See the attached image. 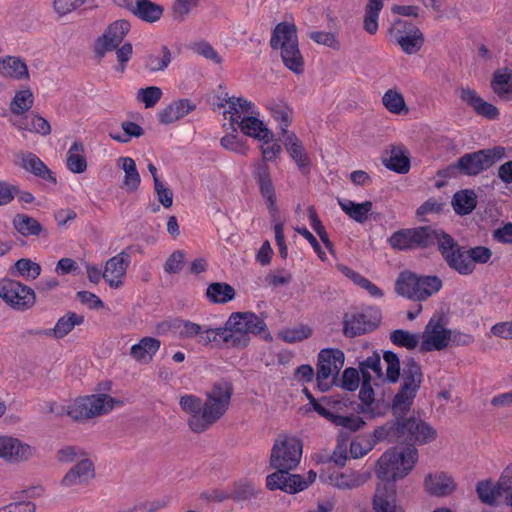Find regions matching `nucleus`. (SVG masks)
Segmentation results:
<instances>
[{
    "label": "nucleus",
    "mask_w": 512,
    "mask_h": 512,
    "mask_svg": "<svg viewBox=\"0 0 512 512\" xmlns=\"http://www.w3.org/2000/svg\"><path fill=\"white\" fill-rule=\"evenodd\" d=\"M256 114L244 116L239 121L235 122L238 128L247 136L260 139L261 137H268L269 130L265 127L264 123L259 120Z\"/></svg>",
    "instance_id": "obj_43"
},
{
    "label": "nucleus",
    "mask_w": 512,
    "mask_h": 512,
    "mask_svg": "<svg viewBox=\"0 0 512 512\" xmlns=\"http://www.w3.org/2000/svg\"><path fill=\"white\" fill-rule=\"evenodd\" d=\"M131 263V254L127 249L109 258L104 266V280L112 289H118L124 284L127 269Z\"/></svg>",
    "instance_id": "obj_19"
},
{
    "label": "nucleus",
    "mask_w": 512,
    "mask_h": 512,
    "mask_svg": "<svg viewBox=\"0 0 512 512\" xmlns=\"http://www.w3.org/2000/svg\"><path fill=\"white\" fill-rule=\"evenodd\" d=\"M118 162L125 172L123 187L129 192L136 191L140 186L141 177L137 170L135 161L131 157H120Z\"/></svg>",
    "instance_id": "obj_41"
},
{
    "label": "nucleus",
    "mask_w": 512,
    "mask_h": 512,
    "mask_svg": "<svg viewBox=\"0 0 512 512\" xmlns=\"http://www.w3.org/2000/svg\"><path fill=\"white\" fill-rule=\"evenodd\" d=\"M12 125L20 131H29L43 136L50 134L51 126L49 122L36 114L24 115L19 119L12 121Z\"/></svg>",
    "instance_id": "obj_36"
},
{
    "label": "nucleus",
    "mask_w": 512,
    "mask_h": 512,
    "mask_svg": "<svg viewBox=\"0 0 512 512\" xmlns=\"http://www.w3.org/2000/svg\"><path fill=\"white\" fill-rule=\"evenodd\" d=\"M383 8V1L382 0H369L366 8H365V15H364V21L363 26L364 30L374 35L378 31V17L379 13Z\"/></svg>",
    "instance_id": "obj_49"
},
{
    "label": "nucleus",
    "mask_w": 512,
    "mask_h": 512,
    "mask_svg": "<svg viewBox=\"0 0 512 512\" xmlns=\"http://www.w3.org/2000/svg\"><path fill=\"white\" fill-rule=\"evenodd\" d=\"M41 266L28 258L17 260L13 266L12 274H16L26 280H34L41 274Z\"/></svg>",
    "instance_id": "obj_50"
},
{
    "label": "nucleus",
    "mask_w": 512,
    "mask_h": 512,
    "mask_svg": "<svg viewBox=\"0 0 512 512\" xmlns=\"http://www.w3.org/2000/svg\"><path fill=\"white\" fill-rule=\"evenodd\" d=\"M34 95L29 88L19 90L15 93L11 103L10 110L12 114L23 117L32 108Z\"/></svg>",
    "instance_id": "obj_46"
},
{
    "label": "nucleus",
    "mask_w": 512,
    "mask_h": 512,
    "mask_svg": "<svg viewBox=\"0 0 512 512\" xmlns=\"http://www.w3.org/2000/svg\"><path fill=\"white\" fill-rule=\"evenodd\" d=\"M451 345V330L442 322H428L420 335V351H442Z\"/></svg>",
    "instance_id": "obj_17"
},
{
    "label": "nucleus",
    "mask_w": 512,
    "mask_h": 512,
    "mask_svg": "<svg viewBox=\"0 0 512 512\" xmlns=\"http://www.w3.org/2000/svg\"><path fill=\"white\" fill-rule=\"evenodd\" d=\"M345 356L340 349H322L318 354L317 386L322 392L328 391L334 384L344 366Z\"/></svg>",
    "instance_id": "obj_14"
},
{
    "label": "nucleus",
    "mask_w": 512,
    "mask_h": 512,
    "mask_svg": "<svg viewBox=\"0 0 512 512\" xmlns=\"http://www.w3.org/2000/svg\"><path fill=\"white\" fill-rule=\"evenodd\" d=\"M127 9L140 20L154 23L161 19L164 8L151 0H127Z\"/></svg>",
    "instance_id": "obj_27"
},
{
    "label": "nucleus",
    "mask_w": 512,
    "mask_h": 512,
    "mask_svg": "<svg viewBox=\"0 0 512 512\" xmlns=\"http://www.w3.org/2000/svg\"><path fill=\"white\" fill-rule=\"evenodd\" d=\"M160 341L154 337H143L130 349L131 357L139 363H149L160 348Z\"/></svg>",
    "instance_id": "obj_34"
},
{
    "label": "nucleus",
    "mask_w": 512,
    "mask_h": 512,
    "mask_svg": "<svg viewBox=\"0 0 512 512\" xmlns=\"http://www.w3.org/2000/svg\"><path fill=\"white\" fill-rule=\"evenodd\" d=\"M272 118L277 122L281 137L290 134L288 127L292 122V110L283 103L273 104L270 107Z\"/></svg>",
    "instance_id": "obj_48"
},
{
    "label": "nucleus",
    "mask_w": 512,
    "mask_h": 512,
    "mask_svg": "<svg viewBox=\"0 0 512 512\" xmlns=\"http://www.w3.org/2000/svg\"><path fill=\"white\" fill-rule=\"evenodd\" d=\"M377 440L427 444L437 437L436 430L424 420L411 416L397 419L374 430Z\"/></svg>",
    "instance_id": "obj_4"
},
{
    "label": "nucleus",
    "mask_w": 512,
    "mask_h": 512,
    "mask_svg": "<svg viewBox=\"0 0 512 512\" xmlns=\"http://www.w3.org/2000/svg\"><path fill=\"white\" fill-rule=\"evenodd\" d=\"M378 327L377 322H343V334L348 338H354L374 331Z\"/></svg>",
    "instance_id": "obj_56"
},
{
    "label": "nucleus",
    "mask_w": 512,
    "mask_h": 512,
    "mask_svg": "<svg viewBox=\"0 0 512 512\" xmlns=\"http://www.w3.org/2000/svg\"><path fill=\"white\" fill-rule=\"evenodd\" d=\"M233 386L228 380H218L206 392V399L185 394L180 397L181 409L189 415L188 424L192 431L201 433L206 431L221 419L231 403Z\"/></svg>",
    "instance_id": "obj_2"
},
{
    "label": "nucleus",
    "mask_w": 512,
    "mask_h": 512,
    "mask_svg": "<svg viewBox=\"0 0 512 512\" xmlns=\"http://www.w3.org/2000/svg\"><path fill=\"white\" fill-rule=\"evenodd\" d=\"M396 41L406 54L417 53L424 44V37L420 29L413 23L403 20L395 22Z\"/></svg>",
    "instance_id": "obj_22"
},
{
    "label": "nucleus",
    "mask_w": 512,
    "mask_h": 512,
    "mask_svg": "<svg viewBox=\"0 0 512 512\" xmlns=\"http://www.w3.org/2000/svg\"><path fill=\"white\" fill-rule=\"evenodd\" d=\"M270 47L279 50L284 66L299 75L304 72V58L299 49L297 27L294 23H278L271 35Z\"/></svg>",
    "instance_id": "obj_6"
},
{
    "label": "nucleus",
    "mask_w": 512,
    "mask_h": 512,
    "mask_svg": "<svg viewBox=\"0 0 512 512\" xmlns=\"http://www.w3.org/2000/svg\"><path fill=\"white\" fill-rule=\"evenodd\" d=\"M0 297L13 310L26 311L33 307L36 301L34 290L12 279L0 281Z\"/></svg>",
    "instance_id": "obj_15"
},
{
    "label": "nucleus",
    "mask_w": 512,
    "mask_h": 512,
    "mask_svg": "<svg viewBox=\"0 0 512 512\" xmlns=\"http://www.w3.org/2000/svg\"><path fill=\"white\" fill-rule=\"evenodd\" d=\"M173 59L171 49L165 44H159L149 49L143 57V66L149 73L165 71Z\"/></svg>",
    "instance_id": "obj_26"
},
{
    "label": "nucleus",
    "mask_w": 512,
    "mask_h": 512,
    "mask_svg": "<svg viewBox=\"0 0 512 512\" xmlns=\"http://www.w3.org/2000/svg\"><path fill=\"white\" fill-rule=\"evenodd\" d=\"M122 402L107 394H93L78 397L70 401L69 416L77 421H83L109 413Z\"/></svg>",
    "instance_id": "obj_10"
},
{
    "label": "nucleus",
    "mask_w": 512,
    "mask_h": 512,
    "mask_svg": "<svg viewBox=\"0 0 512 512\" xmlns=\"http://www.w3.org/2000/svg\"><path fill=\"white\" fill-rule=\"evenodd\" d=\"M333 485L339 489H352L361 485V476L356 472L341 473L332 478Z\"/></svg>",
    "instance_id": "obj_60"
},
{
    "label": "nucleus",
    "mask_w": 512,
    "mask_h": 512,
    "mask_svg": "<svg viewBox=\"0 0 512 512\" xmlns=\"http://www.w3.org/2000/svg\"><path fill=\"white\" fill-rule=\"evenodd\" d=\"M373 512H403L397 504L396 492L393 485H379L373 499Z\"/></svg>",
    "instance_id": "obj_30"
},
{
    "label": "nucleus",
    "mask_w": 512,
    "mask_h": 512,
    "mask_svg": "<svg viewBox=\"0 0 512 512\" xmlns=\"http://www.w3.org/2000/svg\"><path fill=\"white\" fill-rule=\"evenodd\" d=\"M418 459L414 446L402 449H390L378 460L376 475L382 481H396L404 478L413 469Z\"/></svg>",
    "instance_id": "obj_8"
},
{
    "label": "nucleus",
    "mask_w": 512,
    "mask_h": 512,
    "mask_svg": "<svg viewBox=\"0 0 512 512\" xmlns=\"http://www.w3.org/2000/svg\"><path fill=\"white\" fill-rule=\"evenodd\" d=\"M94 477L93 462L88 458H83L66 472L60 481V485L64 488L75 489L88 485Z\"/></svg>",
    "instance_id": "obj_23"
},
{
    "label": "nucleus",
    "mask_w": 512,
    "mask_h": 512,
    "mask_svg": "<svg viewBox=\"0 0 512 512\" xmlns=\"http://www.w3.org/2000/svg\"><path fill=\"white\" fill-rule=\"evenodd\" d=\"M310 39L315 43L327 46L334 50L340 49V42L335 33L325 31H313L310 33Z\"/></svg>",
    "instance_id": "obj_64"
},
{
    "label": "nucleus",
    "mask_w": 512,
    "mask_h": 512,
    "mask_svg": "<svg viewBox=\"0 0 512 512\" xmlns=\"http://www.w3.org/2000/svg\"><path fill=\"white\" fill-rule=\"evenodd\" d=\"M163 92L158 86L140 88L136 94V100L144 104V107L153 108L162 98Z\"/></svg>",
    "instance_id": "obj_55"
},
{
    "label": "nucleus",
    "mask_w": 512,
    "mask_h": 512,
    "mask_svg": "<svg viewBox=\"0 0 512 512\" xmlns=\"http://www.w3.org/2000/svg\"><path fill=\"white\" fill-rule=\"evenodd\" d=\"M502 494V501L512 507V462L502 471L498 479V491Z\"/></svg>",
    "instance_id": "obj_52"
},
{
    "label": "nucleus",
    "mask_w": 512,
    "mask_h": 512,
    "mask_svg": "<svg viewBox=\"0 0 512 512\" xmlns=\"http://www.w3.org/2000/svg\"><path fill=\"white\" fill-rule=\"evenodd\" d=\"M219 107L225 108L224 116L232 125L244 116L258 114L256 105L243 97L229 96L228 93H222L218 96Z\"/></svg>",
    "instance_id": "obj_20"
},
{
    "label": "nucleus",
    "mask_w": 512,
    "mask_h": 512,
    "mask_svg": "<svg viewBox=\"0 0 512 512\" xmlns=\"http://www.w3.org/2000/svg\"><path fill=\"white\" fill-rule=\"evenodd\" d=\"M390 340L393 344L404 347L409 350L420 346V336L405 330H395L390 334Z\"/></svg>",
    "instance_id": "obj_54"
},
{
    "label": "nucleus",
    "mask_w": 512,
    "mask_h": 512,
    "mask_svg": "<svg viewBox=\"0 0 512 512\" xmlns=\"http://www.w3.org/2000/svg\"><path fill=\"white\" fill-rule=\"evenodd\" d=\"M302 457V442L295 436L281 435L272 447L270 464L277 471L268 475L266 485L270 490L280 489L294 494L308 488L316 479V472L310 470L306 476L290 474Z\"/></svg>",
    "instance_id": "obj_1"
},
{
    "label": "nucleus",
    "mask_w": 512,
    "mask_h": 512,
    "mask_svg": "<svg viewBox=\"0 0 512 512\" xmlns=\"http://www.w3.org/2000/svg\"><path fill=\"white\" fill-rule=\"evenodd\" d=\"M382 163L390 171L406 174L411 168L410 152L403 144L390 145L384 152Z\"/></svg>",
    "instance_id": "obj_25"
},
{
    "label": "nucleus",
    "mask_w": 512,
    "mask_h": 512,
    "mask_svg": "<svg viewBox=\"0 0 512 512\" xmlns=\"http://www.w3.org/2000/svg\"><path fill=\"white\" fill-rule=\"evenodd\" d=\"M77 323L78 322H56L53 328L39 330L36 332V334L61 339L70 333Z\"/></svg>",
    "instance_id": "obj_62"
},
{
    "label": "nucleus",
    "mask_w": 512,
    "mask_h": 512,
    "mask_svg": "<svg viewBox=\"0 0 512 512\" xmlns=\"http://www.w3.org/2000/svg\"><path fill=\"white\" fill-rule=\"evenodd\" d=\"M360 370L362 377L365 379L371 380L372 376L370 375V371L374 373L376 378L381 379L383 377V372L380 356L378 354H374L368 357L365 361L361 362Z\"/></svg>",
    "instance_id": "obj_58"
},
{
    "label": "nucleus",
    "mask_w": 512,
    "mask_h": 512,
    "mask_svg": "<svg viewBox=\"0 0 512 512\" xmlns=\"http://www.w3.org/2000/svg\"><path fill=\"white\" fill-rule=\"evenodd\" d=\"M87 166L84 144L76 140L67 151L66 167L72 173L81 174L87 170Z\"/></svg>",
    "instance_id": "obj_35"
},
{
    "label": "nucleus",
    "mask_w": 512,
    "mask_h": 512,
    "mask_svg": "<svg viewBox=\"0 0 512 512\" xmlns=\"http://www.w3.org/2000/svg\"><path fill=\"white\" fill-rule=\"evenodd\" d=\"M36 448L10 435H0V459L6 463L18 464L31 460Z\"/></svg>",
    "instance_id": "obj_16"
},
{
    "label": "nucleus",
    "mask_w": 512,
    "mask_h": 512,
    "mask_svg": "<svg viewBox=\"0 0 512 512\" xmlns=\"http://www.w3.org/2000/svg\"><path fill=\"white\" fill-rule=\"evenodd\" d=\"M200 0H175L172 5V16L175 20L183 21L199 6Z\"/></svg>",
    "instance_id": "obj_59"
},
{
    "label": "nucleus",
    "mask_w": 512,
    "mask_h": 512,
    "mask_svg": "<svg viewBox=\"0 0 512 512\" xmlns=\"http://www.w3.org/2000/svg\"><path fill=\"white\" fill-rule=\"evenodd\" d=\"M338 204L352 220L361 224L366 222L373 208V204L369 200L362 203H355L349 199H339Z\"/></svg>",
    "instance_id": "obj_38"
},
{
    "label": "nucleus",
    "mask_w": 512,
    "mask_h": 512,
    "mask_svg": "<svg viewBox=\"0 0 512 512\" xmlns=\"http://www.w3.org/2000/svg\"><path fill=\"white\" fill-rule=\"evenodd\" d=\"M311 335L312 328L303 322H294L278 332V337L287 343L300 342Z\"/></svg>",
    "instance_id": "obj_42"
},
{
    "label": "nucleus",
    "mask_w": 512,
    "mask_h": 512,
    "mask_svg": "<svg viewBox=\"0 0 512 512\" xmlns=\"http://www.w3.org/2000/svg\"><path fill=\"white\" fill-rule=\"evenodd\" d=\"M342 405H346L343 401L332 399L330 406L327 408H319L318 414L332 422L335 426L342 427L348 431L355 432L361 429L365 422L362 418L355 414L344 415L339 413Z\"/></svg>",
    "instance_id": "obj_21"
},
{
    "label": "nucleus",
    "mask_w": 512,
    "mask_h": 512,
    "mask_svg": "<svg viewBox=\"0 0 512 512\" xmlns=\"http://www.w3.org/2000/svg\"><path fill=\"white\" fill-rule=\"evenodd\" d=\"M505 153V148L502 146H495L466 153L461 156L456 163L449 165L441 171L439 175L444 177H455L460 173L465 176H477L503 159L505 157Z\"/></svg>",
    "instance_id": "obj_7"
},
{
    "label": "nucleus",
    "mask_w": 512,
    "mask_h": 512,
    "mask_svg": "<svg viewBox=\"0 0 512 512\" xmlns=\"http://www.w3.org/2000/svg\"><path fill=\"white\" fill-rule=\"evenodd\" d=\"M130 30L127 20H117L111 23L105 32L97 38L94 51L99 58H103L107 52L115 50L124 40Z\"/></svg>",
    "instance_id": "obj_18"
},
{
    "label": "nucleus",
    "mask_w": 512,
    "mask_h": 512,
    "mask_svg": "<svg viewBox=\"0 0 512 512\" xmlns=\"http://www.w3.org/2000/svg\"><path fill=\"white\" fill-rule=\"evenodd\" d=\"M12 224L14 229L24 237L39 236L43 231L41 223L26 214H16Z\"/></svg>",
    "instance_id": "obj_44"
},
{
    "label": "nucleus",
    "mask_w": 512,
    "mask_h": 512,
    "mask_svg": "<svg viewBox=\"0 0 512 512\" xmlns=\"http://www.w3.org/2000/svg\"><path fill=\"white\" fill-rule=\"evenodd\" d=\"M177 328L183 338L197 337L203 344L245 345L249 332L259 333L264 330L265 322H225L223 328H203L196 322H179Z\"/></svg>",
    "instance_id": "obj_3"
},
{
    "label": "nucleus",
    "mask_w": 512,
    "mask_h": 512,
    "mask_svg": "<svg viewBox=\"0 0 512 512\" xmlns=\"http://www.w3.org/2000/svg\"><path fill=\"white\" fill-rule=\"evenodd\" d=\"M274 135L269 131L268 137H261V152L263 160L257 162L253 166V178L257 183L259 193L263 198L267 210L271 217L275 218L279 212L277 205L276 189L272 181L271 170L266 161H274L281 153V145L275 141Z\"/></svg>",
    "instance_id": "obj_5"
},
{
    "label": "nucleus",
    "mask_w": 512,
    "mask_h": 512,
    "mask_svg": "<svg viewBox=\"0 0 512 512\" xmlns=\"http://www.w3.org/2000/svg\"><path fill=\"white\" fill-rule=\"evenodd\" d=\"M382 104L391 114L400 116L409 113V108L406 105L403 94L396 88L388 89L383 94Z\"/></svg>",
    "instance_id": "obj_40"
},
{
    "label": "nucleus",
    "mask_w": 512,
    "mask_h": 512,
    "mask_svg": "<svg viewBox=\"0 0 512 512\" xmlns=\"http://www.w3.org/2000/svg\"><path fill=\"white\" fill-rule=\"evenodd\" d=\"M0 75L14 80H29L30 78L27 64L16 56L0 58Z\"/></svg>",
    "instance_id": "obj_33"
},
{
    "label": "nucleus",
    "mask_w": 512,
    "mask_h": 512,
    "mask_svg": "<svg viewBox=\"0 0 512 512\" xmlns=\"http://www.w3.org/2000/svg\"><path fill=\"white\" fill-rule=\"evenodd\" d=\"M402 378L403 384L393 401L395 413H401L410 408L423 380L421 366L413 359L408 360L403 368Z\"/></svg>",
    "instance_id": "obj_13"
},
{
    "label": "nucleus",
    "mask_w": 512,
    "mask_h": 512,
    "mask_svg": "<svg viewBox=\"0 0 512 512\" xmlns=\"http://www.w3.org/2000/svg\"><path fill=\"white\" fill-rule=\"evenodd\" d=\"M452 206L456 214H470L477 206V195L471 189L457 191L452 198Z\"/></svg>",
    "instance_id": "obj_39"
},
{
    "label": "nucleus",
    "mask_w": 512,
    "mask_h": 512,
    "mask_svg": "<svg viewBox=\"0 0 512 512\" xmlns=\"http://www.w3.org/2000/svg\"><path fill=\"white\" fill-rule=\"evenodd\" d=\"M439 231L429 226L400 229L388 238V243L399 251L427 248L435 244Z\"/></svg>",
    "instance_id": "obj_12"
},
{
    "label": "nucleus",
    "mask_w": 512,
    "mask_h": 512,
    "mask_svg": "<svg viewBox=\"0 0 512 512\" xmlns=\"http://www.w3.org/2000/svg\"><path fill=\"white\" fill-rule=\"evenodd\" d=\"M435 243L449 268L463 276L474 272L475 266L471 264L468 249L458 245L452 236L440 230Z\"/></svg>",
    "instance_id": "obj_11"
},
{
    "label": "nucleus",
    "mask_w": 512,
    "mask_h": 512,
    "mask_svg": "<svg viewBox=\"0 0 512 512\" xmlns=\"http://www.w3.org/2000/svg\"><path fill=\"white\" fill-rule=\"evenodd\" d=\"M381 440H377L373 435V439H370L365 436L357 437L352 440L350 443V455L354 459H358L364 457L368 454L374 447L377 442Z\"/></svg>",
    "instance_id": "obj_53"
},
{
    "label": "nucleus",
    "mask_w": 512,
    "mask_h": 512,
    "mask_svg": "<svg viewBox=\"0 0 512 512\" xmlns=\"http://www.w3.org/2000/svg\"><path fill=\"white\" fill-rule=\"evenodd\" d=\"M383 361L386 365V379L395 383L400 375V363L397 355L393 352H385Z\"/></svg>",
    "instance_id": "obj_61"
},
{
    "label": "nucleus",
    "mask_w": 512,
    "mask_h": 512,
    "mask_svg": "<svg viewBox=\"0 0 512 512\" xmlns=\"http://www.w3.org/2000/svg\"><path fill=\"white\" fill-rule=\"evenodd\" d=\"M424 484L426 490L435 496H446L456 489L454 479L445 472L427 475Z\"/></svg>",
    "instance_id": "obj_32"
},
{
    "label": "nucleus",
    "mask_w": 512,
    "mask_h": 512,
    "mask_svg": "<svg viewBox=\"0 0 512 512\" xmlns=\"http://www.w3.org/2000/svg\"><path fill=\"white\" fill-rule=\"evenodd\" d=\"M16 164L25 171L39 177L41 179L56 182V178L45 165V163L32 152H19L17 154Z\"/></svg>",
    "instance_id": "obj_29"
},
{
    "label": "nucleus",
    "mask_w": 512,
    "mask_h": 512,
    "mask_svg": "<svg viewBox=\"0 0 512 512\" xmlns=\"http://www.w3.org/2000/svg\"><path fill=\"white\" fill-rule=\"evenodd\" d=\"M374 392L370 385V379L363 378V383L360 388L359 398L363 403L362 412L368 414L371 417L382 414L380 411L379 403H376L373 398Z\"/></svg>",
    "instance_id": "obj_47"
},
{
    "label": "nucleus",
    "mask_w": 512,
    "mask_h": 512,
    "mask_svg": "<svg viewBox=\"0 0 512 512\" xmlns=\"http://www.w3.org/2000/svg\"><path fill=\"white\" fill-rule=\"evenodd\" d=\"M478 497L486 504H494L502 501V494L498 491V482L493 484L491 481H481L476 488Z\"/></svg>",
    "instance_id": "obj_51"
},
{
    "label": "nucleus",
    "mask_w": 512,
    "mask_h": 512,
    "mask_svg": "<svg viewBox=\"0 0 512 512\" xmlns=\"http://www.w3.org/2000/svg\"><path fill=\"white\" fill-rule=\"evenodd\" d=\"M206 296L212 303L224 304L234 299L235 290L227 283L215 282L208 286Z\"/></svg>",
    "instance_id": "obj_45"
},
{
    "label": "nucleus",
    "mask_w": 512,
    "mask_h": 512,
    "mask_svg": "<svg viewBox=\"0 0 512 512\" xmlns=\"http://www.w3.org/2000/svg\"><path fill=\"white\" fill-rule=\"evenodd\" d=\"M443 286L442 280L436 275H418L412 271H401L395 282L398 295L414 301H425L438 293Z\"/></svg>",
    "instance_id": "obj_9"
},
{
    "label": "nucleus",
    "mask_w": 512,
    "mask_h": 512,
    "mask_svg": "<svg viewBox=\"0 0 512 512\" xmlns=\"http://www.w3.org/2000/svg\"><path fill=\"white\" fill-rule=\"evenodd\" d=\"M493 92L501 99L512 98V70L508 68L496 70L491 80Z\"/></svg>",
    "instance_id": "obj_37"
},
{
    "label": "nucleus",
    "mask_w": 512,
    "mask_h": 512,
    "mask_svg": "<svg viewBox=\"0 0 512 512\" xmlns=\"http://www.w3.org/2000/svg\"><path fill=\"white\" fill-rule=\"evenodd\" d=\"M221 146L237 154L245 155L248 151L246 141L238 138L237 135L227 134L220 140Z\"/></svg>",
    "instance_id": "obj_63"
},
{
    "label": "nucleus",
    "mask_w": 512,
    "mask_h": 512,
    "mask_svg": "<svg viewBox=\"0 0 512 512\" xmlns=\"http://www.w3.org/2000/svg\"><path fill=\"white\" fill-rule=\"evenodd\" d=\"M344 272L347 277H349L356 285L365 289L372 297L383 296L381 289L378 288L374 283H372L369 279L365 278L361 274L349 268H345Z\"/></svg>",
    "instance_id": "obj_57"
},
{
    "label": "nucleus",
    "mask_w": 512,
    "mask_h": 512,
    "mask_svg": "<svg viewBox=\"0 0 512 512\" xmlns=\"http://www.w3.org/2000/svg\"><path fill=\"white\" fill-rule=\"evenodd\" d=\"M459 98L471 107L478 116L488 120H495L500 114L499 109L492 103L481 98L475 89L461 87L459 90Z\"/></svg>",
    "instance_id": "obj_24"
},
{
    "label": "nucleus",
    "mask_w": 512,
    "mask_h": 512,
    "mask_svg": "<svg viewBox=\"0 0 512 512\" xmlns=\"http://www.w3.org/2000/svg\"><path fill=\"white\" fill-rule=\"evenodd\" d=\"M194 109L195 104L189 99H179L159 111L157 116L160 123L168 125L184 118Z\"/></svg>",
    "instance_id": "obj_31"
},
{
    "label": "nucleus",
    "mask_w": 512,
    "mask_h": 512,
    "mask_svg": "<svg viewBox=\"0 0 512 512\" xmlns=\"http://www.w3.org/2000/svg\"><path fill=\"white\" fill-rule=\"evenodd\" d=\"M289 156L295 161L299 170L306 174L310 171L311 161L301 140L294 132L281 137Z\"/></svg>",
    "instance_id": "obj_28"
}]
</instances>
